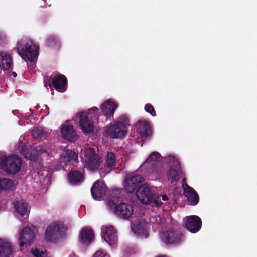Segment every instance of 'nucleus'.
<instances>
[{
    "instance_id": "nucleus-1",
    "label": "nucleus",
    "mask_w": 257,
    "mask_h": 257,
    "mask_svg": "<svg viewBox=\"0 0 257 257\" xmlns=\"http://www.w3.org/2000/svg\"><path fill=\"white\" fill-rule=\"evenodd\" d=\"M98 114V108L93 107L87 111L81 112L76 115L75 119L79 120V126L84 133H90L93 131V120L97 119Z\"/></svg>"
},
{
    "instance_id": "nucleus-2",
    "label": "nucleus",
    "mask_w": 257,
    "mask_h": 257,
    "mask_svg": "<svg viewBox=\"0 0 257 257\" xmlns=\"http://www.w3.org/2000/svg\"><path fill=\"white\" fill-rule=\"evenodd\" d=\"M19 55L26 61H34L38 55L39 47L31 39L23 38L17 42L16 47Z\"/></svg>"
},
{
    "instance_id": "nucleus-3",
    "label": "nucleus",
    "mask_w": 257,
    "mask_h": 257,
    "mask_svg": "<svg viewBox=\"0 0 257 257\" xmlns=\"http://www.w3.org/2000/svg\"><path fill=\"white\" fill-rule=\"evenodd\" d=\"M18 150L26 158L31 160H34L39 155L42 154L43 157H47L49 155L48 148L45 144L27 147L25 143H20L18 145Z\"/></svg>"
},
{
    "instance_id": "nucleus-4",
    "label": "nucleus",
    "mask_w": 257,
    "mask_h": 257,
    "mask_svg": "<svg viewBox=\"0 0 257 257\" xmlns=\"http://www.w3.org/2000/svg\"><path fill=\"white\" fill-rule=\"evenodd\" d=\"M108 206L113 213L124 219L128 218L133 213V208L131 204L116 198L109 200Z\"/></svg>"
},
{
    "instance_id": "nucleus-5",
    "label": "nucleus",
    "mask_w": 257,
    "mask_h": 257,
    "mask_svg": "<svg viewBox=\"0 0 257 257\" xmlns=\"http://www.w3.org/2000/svg\"><path fill=\"white\" fill-rule=\"evenodd\" d=\"M136 195L142 204H152L153 206H158L161 204L158 201L154 200L152 188L147 184L140 186L136 192Z\"/></svg>"
},
{
    "instance_id": "nucleus-6",
    "label": "nucleus",
    "mask_w": 257,
    "mask_h": 257,
    "mask_svg": "<svg viewBox=\"0 0 257 257\" xmlns=\"http://www.w3.org/2000/svg\"><path fill=\"white\" fill-rule=\"evenodd\" d=\"M81 158L85 162V166L91 170L98 169L102 161L101 158L96 154L94 150L91 148L82 150Z\"/></svg>"
},
{
    "instance_id": "nucleus-7",
    "label": "nucleus",
    "mask_w": 257,
    "mask_h": 257,
    "mask_svg": "<svg viewBox=\"0 0 257 257\" xmlns=\"http://www.w3.org/2000/svg\"><path fill=\"white\" fill-rule=\"evenodd\" d=\"M0 165L5 171L10 174H15L20 170L22 161L17 155L9 156L1 161Z\"/></svg>"
},
{
    "instance_id": "nucleus-8",
    "label": "nucleus",
    "mask_w": 257,
    "mask_h": 257,
    "mask_svg": "<svg viewBox=\"0 0 257 257\" xmlns=\"http://www.w3.org/2000/svg\"><path fill=\"white\" fill-rule=\"evenodd\" d=\"M168 159L172 163L167 171V177L169 181L173 184L178 181L181 171L177 160L173 156H169Z\"/></svg>"
},
{
    "instance_id": "nucleus-9",
    "label": "nucleus",
    "mask_w": 257,
    "mask_h": 257,
    "mask_svg": "<svg viewBox=\"0 0 257 257\" xmlns=\"http://www.w3.org/2000/svg\"><path fill=\"white\" fill-rule=\"evenodd\" d=\"M64 229L63 223L53 222L47 226L45 232V238L47 240L52 241L61 234Z\"/></svg>"
},
{
    "instance_id": "nucleus-10",
    "label": "nucleus",
    "mask_w": 257,
    "mask_h": 257,
    "mask_svg": "<svg viewBox=\"0 0 257 257\" xmlns=\"http://www.w3.org/2000/svg\"><path fill=\"white\" fill-rule=\"evenodd\" d=\"M126 131V125L121 122L112 124L106 129L107 135L112 138H122L125 136Z\"/></svg>"
},
{
    "instance_id": "nucleus-11",
    "label": "nucleus",
    "mask_w": 257,
    "mask_h": 257,
    "mask_svg": "<svg viewBox=\"0 0 257 257\" xmlns=\"http://www.w3.org/2000/svg\"><path fill=\"white\" fill-rule=\"evenodd\" d=\"M131 228L135 234L147 237L149 235L150 225L145 220L138 219L132 224Z\"/></svg>"
},
{
    "instance_id": "nucleus-12",
    "label": "nucleus",
    "mask_w": 257,
    "mask_h": 257,
    "mask_svg": "<svg viewBox=\"0 0 257 257\" xmlns=\"http://www.w3.org/2000/svg\"><path fill=\"white\" fill-rule=\"evenodd\" d=\"M18 239L20 247H22L24 245H30L35 240V233L33 229L29 227L24 228L20 232Z\"/></svg>"
},
{
    "instance_id": "nucleus-13",
    "label": "nucleus",
    "mask_w": 257,
    "mask_h": 257,
    "mask_svg": "<svg viewBox=\"0 0 257 257\" xmlns=\"http://www.w3.org/2000/svg\"><path fill=\"white\" fill-rule=\"evenodd\" d=\"M101 231L104 239L107 243L111 246L115 244L117 240V232L113 226L109 225L103 226Z\"/></svg>"
},
{
    "instance_id": "nucleus-14",
    "label": "nucleus",
    "mask_w": 257,
    "mask_h": 257,
    "mask_svg": "<svg viewBox=\"0 0 257 257\" xmlns=\"http://www.w3.org/2000/svg\"><path fill=\"white\" fill-rule=\"evenodd\" d=\"M144 180V178L140 175H132L126 178L123 183L124 188L126 192L133 193L138 183Z\"/></svg>"
},
{
    "instance_id": "nucleus-15",
    "label": "nucleus",
    "mask_w": 257,
    "mask_h": 257,
    "mask_svg": "<svg viewBox=\"0 0 257 257\" xmlns=\"http://www.w3.org/2000/svg\"><path fill=\"white\" fill-rule=\"evenodd\" d=\"M181 234L172 231H165L161 235V239L165 244H177L181 241Z\"/></svg>"
},
{
    "instance_id": "nucleus-16",
    "label": "nucleus",
    "mask_w": 257,
    "mask_h": 257,
    "mask_svg": "<svg viewBox=\"0 0 257 257\" xmlns=\"http://www.w3.org/2000/svg\"><path fill=\"white\" fill-rule=\"evenodd\" d=\"M201 226V221L198 216L193 215L187 218L186 227L189 231L192 233L197 232L200 230Z\"/></svg>"
},
{
    "instance_id": "nucleus-17",
    "label": "nucleus",
    "mask_w": 257,
    "mask_h": 257,
    "mask_svg": "<svg viewBox=\"0 0 257 257\" xmlns=\"http://www.w3.org/2000/svg\"><path fill=\"white\" fill-rule=\"evenodd\" d=\"M117 107L118 104L116 102L111 99H108L101 105L100 109L105 115L110 117L113 116Z\"/></svg>"
},
{
    "instance_id": "nucleus-18",
    "label": "nucleus",
    "mask_w": 257,
    "mask_h": 257,
    "mask_svg": "<svg viewBox=\"0 0 257 257\" xmlns=\"http://www.w3.org/2000/svg\"><path fill=\"white\" fill-rule=\"evenodd\" d=\"M62 137L66 140L74 141L77 138V133L72 125L64 123L61 127Z\"/></svg>"
},
{
    "instance_id": "nucleus-19",
    "label": "nucleus",
    "mask_w": 257,
    "mask_h": 257,
    "mask_svg": "<svg viewBox=\"0 0 257 257\" xmlns=\"http://www.w3.org/2000/svg\"><path fill=\"white\" fill-rule=\"evenodd\" d=\"M182 186L184 189V195L187 198L190 204L192 205L197 204L199 201V198L197 193L193 188L187 184H183Z\"/></svg>"
},
{
    "instance_id": "nucleus-20",
    "label": "nucleus",
    "mask_w": 257,
    "mask_h": 257,
    "mask_svg": "<svg viewBox=\"0 0 257 257\" xmlns=\"http://www.w3.org/2000/svg\"><path fill=\"white\" fill-rule=\"evenodd\" d=\"M106 187L102 181H98L91 188L92 197L95 199L101 198L105 194Z\"/></svg>"
},
{
    "instance_id": "nucleus-21",
    "label": "nucleus",
    "mask_w": 257,
    "mask_h": 257,
    "mask_svg": "<svg viewBox=\"0 0 257 257\" xmlns=\"http://www.w3.org/2000/svg\"><path fill=\"white\" fill-rule=\"evenodd\" d=\"M51 79L52 85L57 91L63 92L66 90L67 79L64 76L56 75Z\"/></svg>"
},
{
    "instance_id": "nucleus-22",
    "label": "nucleus",
    "mask_w": 257,
    "mask_h": 257,
    "mask_svg": "<svg viewBox=\"0 0 257 257\" xmlns=\"http://www.w3.org/2000/svg\"><path fill=\"white\" fill-rule=\"evenodd\" d=\"M12 65V56L6 51H0V68L3 70H9Z\"/></svg>"
},
{
    "instance_id": "nucleus-23",
    "label": "nucleus",
    "mask_w": 257,
    "mask_h": 257,
    "mask_svg": "<svg viewBox=\"0 0 257 257\" xmlns=\"http://www.w3.org/2000/svg\"><path fill=\"white\" fill-rule=\"evenodd\" d=\"M94 238V233L92 230L88 227L83 228L80 231L79 240L82 243L89 244Z\"/></svg>"
},
{
    "instance_id": "nucleus-24",
    "label": "nucleus",
    "mask_w": 257,
    "mask_h": 257,
    "mask_svg": "<svg viewBox=\"0 0 257 257\" xmlns=\"http://www.w3.org/2000/svg\"><path fill=\"white\" fill-rule=\"evenodd\" d=\"M13 252L11 244L6 240L0 239L1 257H10Z\"/></svg>"
},
{
    "instance_id": "nucleus-25",
    "label": "nucleus",
    "mask_w": 257,
    "mask_h": 257,
    "mask_svg": "<svg viewBox=\"0 0 257 257\" xmlns=\"http://www.w3.org/2000/svg\"><path fill=\"white\" fill-rule=\"evenodd\" d=\"M15 209L21 216L28 215L29 209L27 203L23 200H17L14 203Z\"/></svg>"
},
{
    "instance_id": "nucleus-26",
    "label": "nucleus",
    "mask_w": 257,
    "mask_h": 257,
    "mask_svg": "<svg viewBox=\"0 0 257 257\" xmlns=\"http://www.w3.org/2000/svg\"><path fill=\"white\" fill-rule=\"evenodd\" d=\"M116 157L113 152H108L106 157V168L104 171L100 172L101 175H104L106 173L109 172L111 169L115 165Z\"/></svg>"
},
{
    "instance_id": "nucleus-27",
    "label": "nucleus",
    "mask_w": 257,
    "mask_h": 257,
    "mask_svg": "<svg viewBox=\"0 0 257 257\" xmlns=\"http://www.w3.org/2000/svg\"><path fill=\"white\" fill-rule=\"evenodd\" d=\"M139 125L140 126L138 128V131L142 139H145L146 137L151 135V130L147 122L145 121H140Z\"/></svg>"
},
{
    "instance_id": "nucleus-28",
    "label": "nucleus",
    "mask_w": 257,
    "mask_h": 257,
    "mask_svg": "<svg viewBox=\"0 0 257 257\" xmlns=\"http://www.w3.org/2000/svg\"><path fill=\"white\" fill-rule=\"evenodd\" d=\"M77 154L72 150L65 151L61 156V160L64 162L74 163L77 159Z\"/></svg>"
},
{
    "instance_id": "nucleus-29",
    "label": "nucleus",
    "mask_w": 257,
    "mask_h": 257,
    "mask_svg": "<svg viewBox=\"0 0 257 257\" xmlns=\"http://www.w3.org/2000/svg\"><path fill=\"white\" fill-rule=\"evenodd\" d=\"M13 186V182L10 179L0 178V192L11 189Z\"/></svg>"
},
{
    "instance_id": "nucleus-30",
    "label": "nucleus",
    "mask_w": 257,
    "mask_h": 257,
    "mask_svg": "<svg viewBox=\"0 0 257 257\" xmlns=\"http://www.w3.org/2000/svg\"><path fill=\"white\" fill-rule=\"evenodd\" d=\"M68 177L70 182L72 184L80 182L83 179L82 174L78 171L70 172Z\"/></svg>"
},
{
    "instance_id": "nucleus-31",
    "label": "nucleus",
    "mask_w": 257,
    "mask_h": 257,
    "mask_svg": "<svg viewBox=\"0 0 257 257\" xmlns=\"http://www.w3.org/2000/svg\"><path fill=\"white\" fill-rule=\"evenodd\" d=\"M162 170L158 165H154L147 171L148 175L152 177L157 178L162 173Z\"/></svg>"
},
{
    "instance_id": "nucleus-32",
    "label": "nucleus",
    "mask_w": 257,
    "mask_h": 257,
    "mask_svg": "<svg viewBox=\"0 0 257 257\" xmlns=\"http://www.w3.org/2000/svg\"><path fill=\"white\" fill-rule=\"evenodd\" d=\"M32 135L35 138H42L46 137L47 132L43 128H35L32 131Z\"/></svg>"
},
{
    "instance_id": "nucleus-33",
    "label": "nucleus",
    "mask_w": 257,
    "mask_h": 257,
    "mask_svg": "<svg viewBox=\"0 0 257 257\" xmlns=\"http://www.w3.org/2000/svg\"><path fill=\"white\" fill-rule=\"evenodd\" d=\"M31 253L33 257H48L46 251L42 249L35 248L31 250Z\"/></svg>"
},
{
    "instance_id": "nucleus-34",
    "label": "nucleus",
    "mask_w": 257,
    "mask_h": 257,
    "mask_svg": "<svg viewBox=\"0 0 257 257\" xmlns=\"http://www.w3.org/2000/svg\"><path fill=\"white\" fill-rule=\"evenodd\" d=\"M160 158V154L157 152H152L145 160V163H150L158 160Z\"/></svg>"
},
{
    "instance_id": "nucleus-35",
    "label": "nucleus",
    "mask_w": 257,
    "mask_h": 257,
    "mask_svg": "<svg viewBox=\"0 0 257 257\" xmlns=\"http://www.w3.org/2000/svg\"><path fill=\"white\" fill-rule=\"evenodd\" d=\"M93 257H110L109 255L105 251L97 250L93 255Z\"/></svg>"
},
{
    "instance_id": "nucleus-36",
    "label": "nucleus",
    "mask_w": 257,
    "mask_h": 257,
    "mask_svg": "<svg viewBox=\"0 0 257 257\" xmlns=\"http://www.w3.org/2000/svg\"><path fill=\"white\" fill-rule=\"evenodd\" d=\"M145 109L147 112L150 113L152 116H154L156 115V112L153 107L151 105L146 104L145 107Z\"/></svg>"
},
{
    "instance_id": "nucleus-37",
    "label": "nucleus",
    "mask_w": 257,
    "mask_h": 257,
    "mask_svg": "<svg viewBox=\"0 0 257 257\" xmlns=\"http://www.w3.org/2000/svg\"><path fill=\"white\" fill-rule=\"evenodd\" d=\"M161 197H162V199L163 201H167L168 199V197L166 195H163Z\"/></svg>"
},
{
    "instance_id": "nucleus-38",
    "label": "nucleus",
    "mask_w": 257,
    "mask_h": 257,
    "mask_svg": "<svg viewBox=\"0 0 257 257\" xmlns=\"http://www.w3.org/2000/svg\"><path fill=\"white\" fill-rule=\"evenodd\" d=\"M6 38L5 36L3 34H0V39H4Z\"/></svg>"
},
{
    "instance_id": "nucleus-39",
    "label": "nucleus",
    "mask_w": 257,
    "mask_h": 257,
    "mask_svg": "<svg viewBox=\"0 0 257 257\" xmlns=\"http://www.w3.org/2000/svg\"><path fill=\"white\" fill-rule=\"evenodd\" d=\"M12 75H13V76L14 77H15L17 76V74H16V72H13V73H12Z\"/></svg>"
},
{
    "instance_id": "nucleus-40",
    "label": "nucleus",
    "mask_w": 257,
    "mask_h": 257,
    "mask_svg": "<svg viewBox=\"0 0 257 257\" xmlns=\"http://www.w3.org/2000/svg\"><path fill=\"white\" fill-rule=\"evenodd\" d=\"M48 86H49L50 88H51L52 85L50 83H49Z\"/></svg>"
},
{
    "instance_id": "nucleus-41",
    "label": "nucleus",
    "mask_w": 257,
    "mask_h": 257,
    "mask_svg": "<svg viewBox=\"0 0 257 257\" xmlns=\"http://www.w3.org/2000/svg\"><path fill=\"white\" fill-rule=\"evenodd\" d=\"M157 257H167V256H166L165 255H160V256H158Z\"/></svg>"
},
{
    "instance_id": "nucleus-42",
    "label": "nucleus",
    "mask_w": 257,
    "mask_h": 257,
    "mask_svg": "<svg viewBox=\"0 0 257 257\" xmlns=\"http://www.w3.org/2000/svg\"><path fill=\"white\" fill-rule=\"evenodd\" d=\"M45 86L47 88V84L46 83H45Z\"/></svg>"
},
{
    "instance_id": "nucleus-43",
    "label": "nucleus",
    "mask_w": 257,
    "mask_h": 257,
    "mask_svg": "<svg viewBox=\"0 0 257 257\" xmlns=\"http://www.w3.org/2000/svg\"><path fill=\"white\" fill-rule=\"evenodd\" d=\"M22 139H23V137H21L20 138V140H21Z\"/></svg>"
},
{
    "instance_id": "nucleus-44",
    "label": "nucleus",
    "mask_w": 257,
    "mask_h": 257,
    "mask_svg": "<svg viewBox=\"0 0 257 257\" xmlns=\"http://www.w3.org/2000/svg\"><path fill=\"white\" fill-rule=\"evenodd\" d=\"M75 255H70V257H74Z\"/></svg>"
}]
</instances>
